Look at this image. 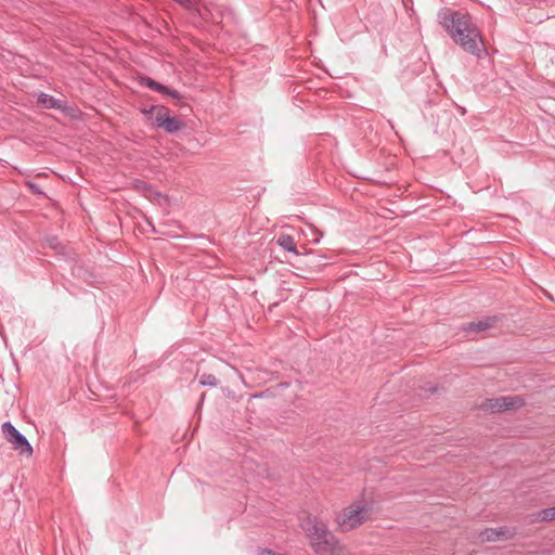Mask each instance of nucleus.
<instances>
[{"instance_id": "f257e3e1", "label": "nucleus", "mask_w": 555, "mask_h": 555, "mask_svg": "<svg viewBox=\"0 0 555 555\" xmlns=\"http://www.w3.org/2000/svg\"><path fill=\"white\" fill-rule=\"evenodd\" d=\"M438 20L452 40L465 52L477 59L487 54L482 34L468 13L443 8L438 13Z\"/></svg>"}, {"instance_id": "f03ea898", "label": "nucleus", "mask_w": 555, "mask_h": 555, "mask_svg": "<svg viewBox=\"0 0 555 555\" xmlns=\"http://www.w3.org/2000/svg\"><path fill=\"white\" fill-rule=\"evenodd\" d=\"M301 527L306 531L310 545L317 555H344L338 539L324 521L309 516L301 524Z\"/></svg>"}, {"instance_id": "7ed1b4c3", "label": "nucleus", "mask_w": 555, "mask_h": 555, "mask_svg": "<svg viewBox=\"0 0 555 555\" xmlns=\"http://www.w3.org/2000/svg\"><path fill=\"white\" fill-rule=\"evenodd\" d=\"M371 507L367 504H352L345 508L337 517V521L344 531L354 529L369 519Z\"/></svg>"}, {"instance_id": "20e7f679", "label": "nucleus", "mask_w": 555, "mask_h": 555, "mask_svg": "<svg viewBox=\"0 0 555 555\" xmlns=\"http://www.w3.org/2000/svg\"><path fill=\"white\" fill-rule=\"evenodd\" d=\"M1 429L5 440L10 442L21 455L30 456L33 454V447L27 438L21 434L11 422H4Z\"/></svg>"}, {"instance_id": "39448f33", "label": "nucleus", "mask_w": 555, "mask_h": 555, "mask_svg": "<svg viewBox=\"0 0 555 555\" xmlns=\"http://www.w3.org/2000/svg\"><path fill=\"white\" fill-rule=\"evenodd\" d=\"M525 405V400L519 396H503L487 399L481 409L491 412H502L507 410H517Z\"/></svg>"}, {"instance_id": "423d86ee", "label": "nucleus", "mask_w": 555, "mask_h": 555, "mask_svg": "<svg viewBox=\"0 0 555 555\" xmlns=\"http://www.w3.org/2000/svg\"><path fill=\"white\" fill-rule=\"evenodd\" d=\"M154 126L164 129L168 133H176L184 127V122L169 115V108L160 106L154 118Z\"/></svg>"}, {"instance_id": "0eeeda50", "label": "nucleus", "mask_w": 555, "mask_h": 555, "mask_svg": "<svg viewBox=\"0 0 555 555\" xmlns=\"http://www.w3.org/2000/svg\"><path fill=\"white\" fill-rule=\"evenodd\" d=\"M503 315H487L479 320L463 323L460 330L465 333H483L488 330L494 328L501 322Z\"/></svg>"}, {"instance_id": "6e6552de", "label": "nucleus", "mask_w": 555, "mask_h": 555, "mask_svg": "<svg viewBox=\"0 0 555 555\" xmlns=\"http://www.w3.org/2000/svg\"><path fill=\"white\" fill-rule=\"evenodd\" d=\"M516 535V530L511 527L486 528L479 532L478 538L481 542H495L512 539Z\"/></svg>"}, {"instance_id": "1a4fd4ad", "label": "nucleus", "mask_w": 555, "mask_h": 555, "mask_svg": "<svg viewBox=\"0 0 555 555\" xmlns=\"http://www.w3.org/2000/svg\"><path fill=\"white\" fill-rule=\"evenodd\" d=\"M72 274L74 278L81 280L88 285H94L98 282V276L93 271V268L86 266L81 262H75L72 268Z\"/></svg>"}, {"instance_id": "9d476101", "label": "nucleus", "mask_w": 555, "mask_h": 555, "mask_svg": "<svg viewBox=\"0 0 555 555\" xmlns=\"http://www.w3.org/2000/svg\"><path fill=\"white\" fill-rule=\"evenodd\" d=\"M152 90L177 100V105H179L181 108L191 111V107L184 103V101L182 100V96L180 95V93L177 90L170 89L169 87H167L158 81H156L154 83V87L152 88Z\"/></svg>"}, {"instance_id": "9b49d317", "label": "nucleus", "mask_w": 555, "mask_h": 555, "mask_svg": "<svg viewBox=\"0 0 555 555\" xmlns=\"http://www.w3.org/2000/svg\"><path fill=\"white\" fill-rule=\"evenodd\" d=\"M276 244L282 247L284 250L289 251L296 256L301 255L298 250L295 240L292 235L282 233L276 237Z\"/></svg>"}, {"instance_id": "f8f14e48", "label": "nucleus", "mask_w": 555, "mask_h": 555, "mask_svg": "<svg viewBox=\"0 0 555 555\" xmlns=\"http://www.w3.org/2000/svg\"><path fill=\"white\" fill-rule=\"evenodd\" d=\"M38 103L44 108H61V101L46 93L39 95Z\"/></svg>"}, {"instance_id": "ddd939ff", "label": "nucleus", "mask_w": 555, "mask_h": 555, "mask_svg": "<svg viewBox=\"0 0 555 555\" xmlns=\"http://www.w3.org/2000/svg\"><path fill=\"white\" fill-rule=\"evenodd\" d=\"M538 519L540 521H545V522L555 520V506L541 509L538 513Z\"/></svg>"}, {"instance_id": "4468645a", "label": "nucleus", "mask_w": 555, "mask_h": 555, "mask_svg": "<svg viewBox=\"0 0 555 555\" xmlns=\"http://www.w3.org/2000/svg\"><path fill=\"white\" fill-rule=\"evenodd\" d=\"M219 384L218 378L212 374L204 373L199 377L201 386L216 387Z\"/></svg>"}, {"instance_id": "2eb2a0df", "label": "nucleus", "mask_w": 555, "mask_h": 555, "mask_svg": "<svg viewBox=\"0 0 555 555\" xmlns=\"http://www.w3.org/2000/svg\"><path fill=\"white\" fill-rule=\"evenodd\" d=\"M162 105H151L149 107H143L141 108V113L149 119V120H152L155 118V116L153 115L154 112H156V114L158 113V108L160 107Z\"/></svg>"}, {"instance_id": "dca6fc26", "label": "nucleus", "mask_w": 555, "mask_h": 555, "mask_svg": "<svg viewBox=\"0 0 555 555\" xmlns=\"http://www.w3.org/2000/svg\"><path fill=\"white\" fill-rule=\"evenodd\" d=\"M26 186L28 188L29 192L31 194H35V195H44L43 191L41 190V188L33 182V181H27L26 182Z\"/></svg>"}, {"instance_id": "f3484780", "label": "nucleus", "mask_w": 555, "mask_h": 555, "mask_svg": "<svg viewBox=\"0 0 555 555\" xmlns=\"http://www.w3.org/2000/svg\"><path fill=\"white\" fill-rule=\"evenodd\" d=\"M155 82H156V80H154L153 78L147 77V76H141L139 78V83L141 86H144V87L149 88V89H152L154 87Z\"/></svg>"}, {"instance_id": "a211bd4d", "label": "nucleus", "mask_w": 555, "mask_h": 555, "mask_svg": "<svg viewBox=\"0 0 555 555\" xmlns=\"http://www.w3.org/2000/svg\"><path fill=\"white\" fill-rule=\"evenodd\" d=\"M424 391L425 392H429V393H435L438 391V387L437 386H433L431 384H426L424 387H423Z\"/></svg>"}, {"instance_id": "6ab92c4d", "label": "nucleus", "mask_w": 555, "mask_h": 555, "mask_svg": "<svg viewBox=\"0 0 555 555\" xmlns=\"http://www.w3.org/2000/svg\"><path fill=\"white\" fill-rule=\"evenodd\" d=\"M49 242H50V246L53 248H56L60 245V243L57 242V237H52L49 240Z\"/></svg>"}, {"instance_id": "aec40b11", "label": "nucleus", "mask_w": 555, "mask_h": 555, "mask_svg": "<svg viewBox=\"0 0 555 555\" xmlns=\"http://www.w3.org/2000/svg\"><path fill=\"white\" fill-rule=\"evenodd\" d=\"M457 111L460 112L461 115H465L466 114V109L462 106H459L457 105Z\"/></svg>"}, {"instance_id": "412c9836", "label": "nucleus", "mask_w": 555, "mask_h": 555, "mask_svg": "<svg viewBox=\"0 0 555 555\" xmlns=\"http://www.w3.org/2000/svg\"><path fill=\"white\" fill-rule=\"evenodd\" d=\"M139 183L142 184L144 189H150L151 188L150 185H147L146 182L139 181Z\"/></svg>"}, {"instance_id": "4be33fe9", "label": "nucleus", "mask_w": 555, "mask_h": 555, "mask_svg": "<svg viewBox=\"0 0 555 555\" xmlns=\"http://www.w3.org/2000/svg\"><path fill=\"white\" fill-rule=\"evenodd\" d=\"M204 399H205V392L202 393L201 401H203Z\"/></svg>"}]
</instances>
